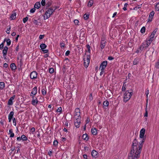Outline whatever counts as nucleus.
Segmentation results:
<instances>
[{
    "mask_svg": "<svg viewBox=\"0 0 159 159\" xmlns=\"http://www.w3.org/2000/svg\"><path fill=\"white\" fill-rule=\"evenodd\" d=\"M5 87V83L3 82H0V90H2Z\"/></svg>",
    "mask_w": 159,
    "mask_h": 159,
    "instance_id": "26",
    "label": "nucleus"
},
{
    "mask_svg": "<svg viewBox=\"0 0 159 159\" xmlns=\"http://www.w3.org/2000/svg\"><path fill=\"white\" fill-rule=\"evenodd\" d=\"M9 134H10V137L13 138L14 136V134L13 133V130L12 129H10L9 131Z\"/></svg>",
    "mask_w": 159,
    "mask_h": 159,
    "instance_id": "19",
    "label": "nucleus"
},
{
    "mask_svg": "<svg viewBox=\"0 0 159 159\" xmlns=\"http://www.w3.org/2000/svg\"><path fill=\"white\" fill-rule=\"evenodd\" d=\"M92 134L94 135H96L97 134V130L95 128H92L91 130Z\"/></svg>",
    "mask_w": 159,
    "mask_h": 159,
    "instance_id": "20",
    "label": "nucleus"
},
{
    "mask_svg": "<svg viewBox=\"0 0 159 159\" xmlns=\"http://www.w3.org/2000/svg\"><path fill=\"white\" fill-rule=\"evenodd\" d=\"M155 66L156 68L159 69V59L157 61L156 63Z\"/></svg>",
    "mask_w": 159,
    "mask_h": 159,
    "instance_id": "33",
    "label": "nucleus"
},
{
    "mask_svg": "<svg viewBox=\"0 0 159 159\" xmlns=\"http://www.w3.org/2000/svg\"><path fill=\"white\" fill-rule=\"evenodd\" d=\"M54 145L55 146H57L58 145V142L57 140H55L53 143Z\"/></svg>",
    "mask_w": 159,
    "mask_h": 159,
    "instance_id": "44",
    "label": "nucleus"
},
{
    "mask_svg": "<svg viewBox=\"0 0 159 159\" xmlns=\"http://www.w3.org/2000/svg\"><path fill=\"white\" fill-rule=\"evenodd\" d=\"M41 6V5L39 2H36L34 5V7L37 9H39Z\"/></svg>",
    "mask_w": 159,
    "mask_h": 159,
    "instance_id": "23",
    "label": "nucleus"
},
{
    "mask_svg": "<svg viewBox=\"0 0 159 159\" xmlns=\"http://www.w3.org/2000/svg\"><path fill=\"white\" fill-rule=\"evenodd\" d=\"M43 52L44 53H47L48 52V50L47 49L45 50L44 49L42 50Z\"/></svg>",
    "mask_w": 159,
    "mask_h": 159,
    "instance_id": "49",
    "label": "nucleus"
},
{
    "mask_svg": "<svg viewBox=\"0 0 159 159\" xmlns=\"http://www.w3.org/2000/svg\"><path fill=\"white\" fill-rule=\"evenodd\" d=\"M139 62V59L137 58H135L133 64L134 65H136L138 64Z\"/></svg>",
    "mask_w": 159,
    "mask_h": 159,
    "instance_id": "31",
    "label": "nucleus"
},
{
    "mask_svg": "<svg viewBox=\"0 0 159 159\" xmlns=\"http://www.w3.org/2000/svg\"><path fill=\"white\" fill-rule=\"evenodd\" d=\"M70 51H68V50L66 52V53H65V55H66V56H68V55L70 54Z\"/></svg>",
    "mask_w": 159,
    "mask_h": 159,
    "instance_id": "58",
    "label": "nucleus"
},
{
    "mask_svg": "<svg viewBox=\"0 0 159 159\" xmlns=\"http://www.w3.org/2000/svg\"><path fill=\"white\" fill-rule=\"evenodd\" d=\"M75 118H81L80 110L79 108H76L75 111Z\"/></svg>",
    "mask_w": 159,
    "mask_h": 159,
    "instance_id": "8",
    "label": "nucleus"
},
{
    "mask_svg": "<svg viewBox=\"0 0 159 159\" xmlns=\"http://www.w3.org/2000/svg\"><path fill=\"white\" fill-rule=\"evenodd\" d=\"M31 98H32L31 102L32 105L35 106H37L38 102V101L37 98L35 97H32Z\"/></svg>",
    "mask_w": 159,
    "mask_h": 159,
    "instance_id": "9",
    "label": "nucleus"
},
{
    "mask_svg": "<svg viewBox=\"0 0 159 159\" xmlns=\"http://www.w3.org/2000/svg\"><path fill=\"white\" fill-rule=\"evenodd\" d=\"M65 127H66L68 126V122L67 121H66V122H65Z\"/></svg>",
    "mask_w": 159,
    "mask_h": 159,
    "instance_id": "62",
    "label": "nucleus"
},
{
    "mask_svg": "<svg viewBox=\"0 0 159 159\" xmlns=\"http://www.w3.org/2000/svg\"><path fill=\"white\" fill-rule=\"evenodd\" d=\"M41 4L43 6H44L45 4V0H42L41 2Z\"/></svg>",
    "mask_w": 159,
    "mask_h": 159,
    "instance_id": "46",
    "label": "nucleus"
},
{
    "mask_svg": "<svg viewBox=\"0 0 159 159\" xmlns=\"http://www.w3.org/2000/svg\"><path fill=\"white\" fill-rule=\"evenodd\" d=\"M36 10V9L35 8H33L30 9V13H34Z\"/></svg>",
    "mask_w": 159,
    "mask_h": 159,
    "instance_id": "47",
    "label": "nucleus"
},
{
    "mask_svg": "<svg viewBox=\"0 0 159 159\" xmlns=\"http://www.w3.org/2000/svg\"><path fill=\"white\" fill-rule=\"evenodd\" d=\"M90 57L89 55H85L84 58V66L87 67L89 65L90 62Z\"/></svg>",
    "mask_w": 159,
    "mask_h": 159,
    "instance_id": "6",
    "label": "nucleus"
},
{
    "mask_svg": "<svg viewBox=\"0 0 159 159\" xmlns=\"http://www.w3.org/2000/svg\"><path fill=\"white\" fill-rule=\"evenodd\" d=\"M10 29H11L10 27L7 28V30L6 31V32L7 34H9L10 33Z\"/></svg>",
    "mask_w": 159,
    "mask_h": 159,
    "instance_id": "54",
    "label": "nucleus"
},
{
    "mask_svg": "<svg viewBox=\"0 0 159 159\" xmlns=\"http://www.w3.org/2000/svg\"><path fill=\"white\" fill-rule=\"evenodd\" d=\"M57 8V7L54 8L52 7H50L47 8L43 16L44 20H46L49 18L54 12Z\"/></svg>",
    "mask_w": 159,
    "mask_h": 159,
    "instance_id": "3",
    "label": "nucleus"
},
{
    "mask_svg": "<svg viewBox=\"0 0 159 159\" xmlns=\"http://www.w3.org/2000/svg\"><path fill=\"white\" fill-rule=\"evenodd\" d=\"M144 117H147L148 116V111H145V112L144 114Z\"/></svg>",
    "mask_w": 159,
    "mask_h": 159,
    "instance_id": "57",
    "label": "nucleus"
},
{
    "mask_svg": "<svg viewBox=\"0 0 159 159\" xmlns=\"http://www.w3.org/2000/svg\"><path fill=\"white\" fill-rule=\"evenodd\" d=\"M128 4L127 3H125L124 5V7L123 8V9L124 11H126L127 10V7L128 5Z\"/></svg>",
    "mask_w": 159,
    "mask_h": 159,
    "instance_id": "42",
    "label": "nucleus"
},
{
    "mask_svg": "<svg viewBox=\"0 0 159 159\" xmlns=\"http://www.w3.org/2000/svg\"><path fill=\"white\" fill-rule=\"evenodd\" d=\"M106 41L104 39H102L101 42L100 47L102 49H103L105 46Z\"/></svg>",
    "mask_w": 159,
    "mask_h": 159,
    "instance_id": "15",
    "label": "nucleus"
},
{
    "mask_svg": "<svg viewBox=\"0 0 159 159\" xmlns=\"http://www.w3.org/2000/svg\"><path fill=\"white\" fill-rule=\"evenodd\" d=\"M125 86H126V85H125V83H124L122 86V91H124L125 90V89H126Z\"/></svg>",
    "mask_w": 159,
    "mask_h": 159,
    "instance_id": "50",
    "label": "nucleus"
},
{
    "mask_svg": "<svg viewBox=\"0 0 159 159\" xmlns=\"http://www.w3.org/2000/svg\"><path fill=\"white\" fill-rule=\"evenodd\" d=\"M155 9L157 11H159V2L156 4Z\"/></svg>",
    "mask_w": 159,
    "mask_h": 159,
    "instance_id": "39",
    "label": "nucleus"
},
{
    "mask_svg": "<svg viewBox=\"0 0 159 159\" xmlns=\"http://www.w3.org/2000/svg\"><path fill=\"white\" fill-rule=\"evenodd\" d=\"M143 141L138 144L137 140L134 139L133 141L131 150L128 154V159H138L140 157L143 146Z\"/></svg>",
    "mask_w": 159,
    "mask_h": 159,
    "instance_id": "1",
    "label": "nucleus"
},
{
    "mask_svg": "<svg viewBox=\"0 0 159 159\" xmlns=\"http://www.w3.org/2000/svg\"><path fill=\"white\" fill-rule=\"evenodd\" d=\"M6 41L7 44V46H9L10 45L11 43V40L9 39H5L3 41L4 43H5Z\"/></svg>",
    "mask_w": 159,
    "mask_h": 159,
    "instance_id": "18",
    "label": "nucleus"
},
{
    "mask_svg": "<svg viewBox=\"0 0 159 159\" xmlns=\"http://www.w3.org/2000/svg\"><path fill=\"white\" fill-rule=\"evenodd\" d=\"M37 93V87H34L32 89V91L30 93V96L31 97H34Z\"/></svg>",
    "mask_w": 159,
    "mask_h": 159,
    "instance_id": "12",
    "label": "nucleus"
},
{
    "mask_svg": "<svg viewBox=\"0 0 159 159\" xmlns=\"http://www.w3.org/2000/svg\"><path fill=\"white\" fill-rule=\"evenodd\" d=\"M89 14H84V19L85 20H87L89 19Z\"/></svg>",
    "mask_w": 159,
    "mask_h": 159,
    "instance_id": "30",
    "label": "nucleus"
},
{
    "mask_svg": "<svg viewBox=\"0 0 159 159\" xmlns=\"http://www.w3.org/2000/svg\"><path fill=\"white\" fill-rule=\"evenodd\" d=\"M10 67L12 70H14L16 68V66L14 63H12L11 64Z\"/></svg>",
    "mask_w": 159,
    "mask_h": 159,
    "instance_id": "22",
    "label": "nucleus"
},
{
    "mask_svg": "<svg viewBox=\"0 0 159 159\" xmlns=\"http://www.w3.org/2000/svg\"><path fill=\"white\" fill-rule=\"evenodd\" d=\"M149 93V91L148 90H147L145 93V94L147 96V98H148V95Z\"/></svg>",
    "mask_w": 159,
    "mask_h": 159,
    "instance_id": "56",
    "label": "nucleus"
},
{
    "mask_svg": "<svg viewBox=\"0 0 159 159\" xmlns=\"http://www.w3.org/2000/svg\"><path fill=\"white\" fill-rule=\"evenodd\" d=\"M35 130V128L34 127H32L30 129V132H31L32 134H34Z\"/></svg>",
    "mask_w": 159,
    "mask_h": 159,
    "instance_id": "35",
    "label": "nucleus"
},
{
    "mask_svg": "<svg viewBox=\"0 0 159 159\" xmlns=\"http://www.w3.org/2000/svg\"><path fill=\"white\" fill-rule=\"evenodd\" d=\"M98 154V152L96 151L93 150L91 152V155L93 157H96Z\"/></svg>",
    "mask_w": 159,
    "mask_h": 159,
    "instance_id": "21",
    "label": "nucleus"
},
{
    "mask_svg": "<svg viewBox=\"0 0 159 159\" xmlns=\"http://www.w3.org/2000/svg\"><path fill=\"white\" fill-rule=\"evenodd\" d=\"M107 65V61H103L101 64L100 68L104 70Z\"/></svg>",
    "mask_w": 159,
    "mask_h": 159,
    "instance_id": "13",
    "label": "nucleus"
},
{
    "mask_svg": "<svg viewBox=\"0 0 159 159\" xmlns=\"http://www.w3.org/2000/svg\"><path fill=\"white\" fill-rule=\"evenodd\" d=\"M150 39H147L143 43L139 48L140 50L142 51L144 48H147L152 42V40Z\"/></svg>",
    "mask_w": 159,
    "mask_h": 159,
    "instance_id": "4",
    "label": "nucleus"
},
{
    "mask_svg": "<svg viewBox=\"0 0 159 159\" xmlns=\"http://www.w3.org/2000/svg\"><path fill=\"white\" fill-rule=\"evenodd\" d=\"M74 22L75 23V24L76 25H77L78 24V23H79V21L78 20H74Z\"/></svg>",
    "mask_w": 159,
    "mask_h": 159,
    "instance_id": "52",
    "label": "nucleus"
},
{
    "mask_svg": "<svg viewBox=\"0 0 159 159\" xmlns=\"http://www.w3.org/2000/svg\"><path fill=\"white\" fill-rule=\"evenodd\" d=\"M145 132V130L144 129H142L140 131L139 134V137L140 138V142H141L143 141V144L144 142L145 141V139L144 138V136Z\"/></svg>",
    "mask_w": 159,
    "mask_h": 159,
    "instance_id": "7",
    "label": "nucleus"
},
{
    "mask_svg": "<svg viewBox=\"0 0 159 159\" xmlns=\"http://www.w3.org/2000/svg\"><path fill=\"white\" fill-rule=\"evenodd\" d=\"M44 35H40L39 36V39H43V38H44Z\"/></svg>",
    "mask_w": 159,
    "mask_h": 159,
    "instance_id": "55",
    "label": "nucleus"
},
{
    "mask_svg": "<svg viewBox=\"0 0 159 159\" xmlns=\"http://www.w3.org/2000/svg\"><path fill=\"white\" fill-rule=\"evenodd\" d=\"M101 69V71L100 72V75L101 76L104 73V70H103V69Z\"/></svg>",
    "mask_w": 159,
    "mask_h": 159,
    "instance_id": "48",
    "label": "nucleus"
},
{
    "mask_svg": "<svg viewBox=\"0 0 159 159\" xmlns=\"http://www.w3.org/2000/svg\"><path fill=\"white\" fill-rule=\"evenodd\" d=\"M62 111V108L61 107L58 108L57 109V111L58 112H60Z\"/></svg>",
    "mask_w": 159,
    "mask_h": 159,
    "instance_id": "45",
    "label": "nucleus"
},
{
    "mask_svg": "<svg viewBox=\"0 0 159 159\" xmlns=\"http://www.w3.org/2000/svg\"><path fill=\"white\" fill-rule=\"evenodd\" d=\"M154 13H155V12L154 11H152L150 12V13L149 15V16H150L151 17H153L154 15Z\"/></svg>",
    "mask_w": 159,
    "mask_h": 159,
    "instance_id": "41",
    "label": "nucleus"
},
{
    "mask_svg": "<svg viewBox=\"0 0 159 159\" xmlns=\"http://www.w3.org/2000/svg\"><path fill=\"white\" fill-rule=\"evenodd\" d=\"M33 23L35 25H37L38 22L37 20H34L33 21Z\"/></svg>",
    "mask_w": 159,
    "mask_h": 159,
    "instance_id": "59",
    "label": "nucleus"
},
{
    "mask_svg": "<svg viewBox=\"0 0 159 159\" xmlns=\"http://www.w3.org/2000/svg\"><path fill=\"white\" fill-rule=\"evenodd\" d=\"M4 42H3L0 44V49H2L3 48L4 46Z\"/></svg>",
    "mask_w": 159,
    "mask_h": 159,
    "instance_id": "51",
    "label": "nucleus"
},
{
    "mask_svg": "<svg viewBox=\"0 0 159 159\" xmlns=\"http://www.w3.org/2000/svg\"><path fill=\"white\" fill-rule=\"evenodd\" d=\"M14 113L13 111H11L10 112V113L8 115V117L11 118L13 119V117L14 115Z\"/></svg>",
    "mask_w": 159,
    "mask_h": 159,
    "instance_id": "29",
    "label": "nucleus"
},
{
    "mask_svg": "<svg viewBox=\"0 0 159 159\" xmlns=\"http://www.w3.org/2000/svg\"><path fill=\"white\" fill-rule=\"evenodd\" d=\"M47 46L44 43H41L40 45V47L42 50L45 49Z\"/></svg>",
    "mask_w": 159,
    "mask_h": 159,
    "instance_id": "24",
    "label": "nucleus"
},
{
    "mask_svg": "<svg viewBox=\"0 0 159 159\" xmlns=\"http://www.w3.org/2000/svg\"><path fill=\"white\" fill-rule=\"evenodd\" d=\"M17 139V140L19 141H20L21 140H22V139H21V137H17V139Z\"/></svg>",
    "mask_w": 159,
    "mask_h": 159,
    "instance_id": "63",
    "label": "nucleus"
},
{
    "mask_svg": "<svg viewBox=\"0 0 159 159\" xmlns=\"http://www.w3.org/2000/svg\"><path fill=\"white\" fill-rule=\"evenodd\" d=\"M143 141L138 144L137 140L134 139L133 141L131 150L128 154V159H138L140 157L143 146Z\"/></svg>",
    "mask_w": 159,
    "mask_h": 159,
    "instance_id": "2",
    "label": "nucleus"
},
{
    "mask_svg": "<svg viewBox=\"0 0 159 159\" xmlns=\"http://www.w3.org/2000/svg\"><path fill=\"white\" fill-rule=\"evenodd\" d=\"M15 97V95H13V96L11 97L10 98L8 102V105H11L13 104V100L14 99Z\"/></svg>",
    "mask_w": 159,
    "mask_h": 159,
    "instance_id": "17",
    "label": "nucleus"
},
{
    "mask_svg": "<svg viewBox=\"0 0 159 159\" xmlns=\"http://www.w3.org/2000/svg\"><path fill=\"white\" fill-rule=\"evenodd\" d=\"M157 30V29H155L152 33L151 35L150 36V38L148 39H151L150 40H152V41L153 39V38L155 36V34Z\"/></svg>",
    "mask_w": 159,
    "mask_h": 159,
    "instance_id": "16",
    "label": "nucleus"
},
{
    "mask_svg": "<svg viewBox=\"0 0 159 159\" xmlns=\"http://www.w3.org/2000/svg\"><path fill=\"white\" fill-rule=\"evenodd\" d=\"M49 72L50 73H52L54 72V69L52 68H50L49 70Z\"/></svg>",
    "mask_w": 159,
    "mask_h": 159,
    "instance_id": "40",
    "label": "nucleus"
},
{
    "mask_svg": "<svg viewBox=\"0 0 159 159\" xmlns=\"http://www.w3.org/2000/svg\"><path fill=\"white\" fill-rule=\"evenodd\" d=\"M82 139L84 140H88L89 139L88 135L86 134H84L82 136Z\"/></svg>",
    "mask_w": 159,
    "mask_h": 159,
    "instance_id": "25",
    "label": "nucleus"
},
{
    "mask_svg": "<svg viewBox=\"0 0 159 159\" xmlns=\"http://www.w3.org/2000/svg\"><path fill=\"white\" fill-rule=\"evenodd\" d=\"M28 17H25V18H24L23 19V22L24 23H25L28 20Z\"/></svg>",
    "mask_w": 159,
    "mask_h": 159,
    "instance_id": "43",
    "label": "nucleus"
},
{
    "mask_svg": "<svg viewBox=\"0 0 159 159\" xmlns=\"http://www.w3.org/2000/svg\"><path fill=\"white\" fill-rule=\"evenodd\" d=\"M145 28L144 26H143L141 29L140 32L142 33H145Z\"/></svg>",
    "mask_w": 159,
    "mask_h": 159,
    "instance_id": "38",
    "label": "nucleus"
},
{
    "mask_svg": "<svg viewBox=\"0 0 159 159\" xmlns=\"http://www.w3.org/2000/svg\"><path fill=\"white\" fill-rule=\"evenodd\" d=\"M21 139L23 141H25L27 140V138L24 135H22L21 136Z\"/></svg>",
    "mask_w": 159,
    "mask_h": 159,
    "instance_id": "34",
    "label": "nucleus"
},
{
    "mask_svg": "<svg viewBox=\"0 0 159 159\" xmlns=\"http://www.w3.org/2000/svg\"><path fill=\"white\" fill-rule=\"evenodd\" d=\"M153 18V17H151L150 16H149L148 18V22H151V21H152V20Z\"/></svg>",
    "mask_w": 159,
    "mask_h": 159,
    "instance_id": "53",
    "label": "nucleus"
},
{
    "mask_svg": "<svg viewBox=\"0 0 159 159\" xmlns=\"http://www.w3.org/2000/svg\"><path fill=\"white\" fill-rule=\"evenodd\" d=\"M93 0H90L88 4V6L89 7H91L93 4Z\"/></svg>",
    "mask_w": 159,
    "mask_h": 159,
    "instance_id": "28",
    "label": "nucleus"
},
{
    "mask_svg": "<svg viewBox=\"0 0 159 159\" xmlns=\"http://www.w3.org/2000/svg\"><path fill=\"white\" fill-rule=\"evenodd\" d=\"M38 74L36 71L32 72L30 74V78L32 79H35L37 78Z\"/></svg>",
    "mask_w": 159,
    "mask_h": 159,
    "instance_id": "11",
    "label": "nucleus"
},
{
    "mask_svg": "<svg viewBox=\"0 0 159 159\" xmlns=\"http://www.w3.org/2000/svg\"><path fill=\"white\" fill-rule=\"evenodd\" d=\"M8 49V48L7 46H5L2 51L3 56L5 59H6V55Z\"/></svg>",
    "mask_w": 159,
    "mask_h": 159,
    "instance_id": "14",
    "label": "nucleus"
},
{
    "mask_svg": "<svg viewBox=\"0 0 159 159\" xmlns=\"http://www.w3.org/2000/svg\"><path fill=\"white\" fill-rule=\"evenodd\" d=\"M42 94L43 95H45L47 93L46 89V88L42 89L41 91Z\"/></svg>",
    "mask_w": 159,
    "mask_h": 159,
    "instance_id": "27",
    "label": "nucleus"
},
{
    "mask_svg": "<svg viewBox=\"0 0 159 159\" xmlns=\"http://www.w3.org/2000/svg\"><path fill=\"white\" fill-rule=\"evenodd\" d=\"M132 95V92L126 91L124 94L123 97V101L125 102H126L130 98Z\"/></svg>",
    "mask_w": 159,
    "mask_h": 159,
    "instance_id": "5",
    "label": "nucleus"
},
{
    "mask_svg": "<svg viewBox=\"0 0 159 159\" xmlns=\"http://www.w3.org/2000/svg\"><path fill=\"white\" fill-rule=\"evenodd\" d=\"M75 120L74 121V124L77 128H78L80 126V118H75Z\"/></svg>",
    "mask_w": 159,
    "mask_h": 159,
    "instance_id": "10",
    "label": "nucleus"
},
{
    "mask_svg": "<svg viewBox=\"0 0 159 159\" xmlns=\"http://www.w3.org/2000/svg\"><path fill=\"white\" fill-rule=\"evenodd\" d=\"M108 60H112L114 59V58L112 57H109L108 58Z\"/></svg>",
    "mask_w": 159,
    "mask_h": 159,
    "instance_id": "60",
    "label": "nucleus"
},
{
    "mask_svg": "<svg viewBox=\"0 0 159 159\" xmlns=\"http://www.w3.org/2000/svg\"><path fill=\"white\" fill-rule=\"evenodd\" d=\"M8 66V64L6 63H5L3 64V67L5 68H7Z\"/></svg>",
    "mask_w": 159,
    "mask_h": 159,
    "instance_id": "61",
    "label": "nucleus"
},
{
    "mask_svg": "<svg viewBox=\"0 0 159 159\" xmlns=\"http://www.w3.org/2000/svg\"><path fill=\"white\" fill-rule=\"evenodd\" d=\"M12 123L13 124V125L15 126H16V118L14 117L12 119Z\"/></svg>",
    "mask_w": 159,
    "mask_h": 159,
    "instance_id": "36",
    "label": "nucleus"
},
{
    "mask_svg": "<svg viewBox=\"0 0 159 159\" xmlns=\"http://www.w3.org/2000/svg\"><path fill=\"white\" fill-rule=\"evenodd\" d=\"M109 104V102L107 101H105L103 102V105L105 106H107Z\"/></svg>",
    "mask_w": 159,
    "mask_h": 159,
    "instance_id": "37",
    "label": "nucleus"
},
{
    "mask_svg": "<svg viewBox=\"0 0 159 159\" xmlns=\"http://www.w3.org/2000/svg\"><path fill=\"white\" fill-rule=\"evenodd\" d=\"M16 13H14L13 14H12L11 16V19L12 20L15 19L16 17Z\"/></svg>",
    "mask_w": 159,
    "mask_h": 159,
    "instance_id": "32",
    "label": "nucleus"
},
{
    "mask_svg": "<svg viewBox=\"0 0 159 159\" xmlns=\"http://www.w3.org/2000/svg\"><path fill=\"white\" fill-rule=\"evenodd\" d=\"M117 13V12H115L113 14L112 17H114L116 15Z\"/></svg>",
    "mask_w": 159,
    "mask_h": 159,
    "instance_id": "64",
    "label": "nucleus"
}]
</instances>
